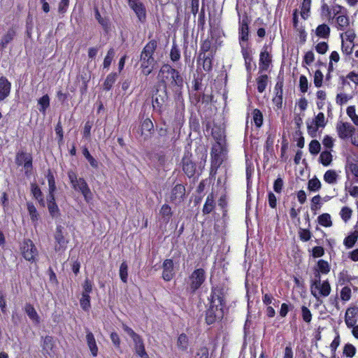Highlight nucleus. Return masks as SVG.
Segmentation results:
<instances>
[{
    "label": "nucleus",
    "instance_id": "39",
    "mask_svg": "<svg viewBox=\"0 0 358 358\" xmlns=\"http://www.w3.org/2000/svg\"><path fill=\"white\" fill-rule=\"evenodd\" d=\"M120 278L124 283L127 282L128 265L125 261L122 262L120 266Z\"/></svg>",
    "mask_w": 358,
    "mask_h": 358
},
{
    "label": "nucleus",
    "instance_id": "25",
    "mask_svg": "<svg viewBox=\"0 0 358 358\" xmlns=\"http://www.w3.org/2000/svg\"><path fill=\"white\" fill-rule=\"evenodd\" d=\"M282 83H278L275 85V96L273 99V104L278 109L281 108L282 106Z\"/></svg>",
    "mask_w": 358,
    "mask_h": 358
},
{
    "label": "nucleus",
    "instance_id": "44",
    "mask_svg": "<svg viewBox=\"0 0 358 358\" xmlns=\"http://www.w3.org/2000/svg\"><path fill=\"white\" fill-rule=\"evenodd\" d=\"M253 122L257 127H260L263 124V115L258 109H255L252 113Z\"/></svg>",
    "mask_w": 358,
    "mask_h": 358
},
{
    "label": "nucleus",
    "instance_id": "9",
    "mask_svg": "<svg viewBox=\"0 0 358 358\" xmlns=\"http://www.w3.org/2000/svg\"><path fill=\"white\" fill-rule=\"evenodd\" d=\"M224 317V308L209 304L205 313V321L208 325L213 324Z\"/></svg>",
    "mask_w": 358,
    "mask_h": 358
},
{
    "label": "nucleus",
    "instance_id": "45",
    "mask_svg": "<svg viewBox=\"0 0 358 358\" xmlns=\"http://www.w3.org/2000/svg\"><path fill=\"white\" fill-rule=\"evenodd\" d=\"M350 280H351V278L348 275L347 271H342L341 272L339 273L338 277V281L339 285H343L348 284V283L350 282Z\"/></svg>",
    "mask_w": 358,
    "mask_h": 358
},
{
    "label": "nucleus",
    "instance_id": "64",
    "mask_svg": "<svg viewBox=\"0 0 358 358\" xmlns=\"http://www.w3.org/2000/svg\"><path fill=\"white\" fill-rule=\"evenodd\" d=\"M208 349L203 346L198 350L194 358H208Z\"/></svg>",
    "mask_w": 358,
    "mask_h": 358
},
{
    "label": "nucleus",
    "instance_id": "28",
    "mask_svg": "<svg viewBox=\"0 0 358 358\" xmlns=\"http://www.w3.org/2000/svg\"><path fill=\"white\" fill-rule=\"evenodd\" d=\"M215 201H214V195L213 193H210L208 195L206 202L203 206V212L205 214H208L213 211L215 208Z\"/></svg>",
    "mask_w": 358,
    "mask_h": 358
},
{
    "label": "nucleus",
    "instance_id": "43",
    "mask_svg": "<svg viewBox=\"0 0 358 358\" xmlns=\"http://www.w3.org/2000/svg\"><path fill=\"white\" fill-rule=\"evenodd\" d=\"M171 214V207L167 204H164L160 210V215L164 218V222H168Z\"/></svg>",
    "mask_w": 358,
    "mask_h": 358
},
{
    "label": "nucleus",
    "instance_id": "41",
    "mask_svg": "<svg viewBox=\"0 0 358 358\" xmlns=\"http://www.w3.org/2000/svg\"><path fill=\"white\" fill-rule=\"evenodd\" d=\"M199 58L203 59V68L206 71H210L212 69V57L200 53Z\"/></svg>",
    "mask_w": 358,
    "mask_h": 358
},
{
    "label": "nucleus",
    "instance_id": "27",
    "mask_svg": "<svg viewBox=\"0 0 358 358\" xmlns=\"http://www.w3.org/2000/svg\"><path fill=\"white\" fill-rule=\"evenodd\" d=\"M24 310L27 315L32 321H34L36 324H38L40 322V317L33 305H31V303H26L24 306Z\"/></svg>",
    "mask_w": 358,
    "mask_h": 358
},
{
    "label": "nucleus",
    "instance_id": "53",
    "mask_svg": "<svg viewBox=\"0 0 358 358\" xmlns=\"http://www.w3.org/2000/svg\"><path fill=\"white\" fill-rule=\"evenodd\" d=\"M321 15L329 20L332 19L331 8L327 3H323L321 6Z\"/></svg>",
    "mask_w": 358,
    "mask_h": 358
},
{
    "label": "nucleus",
    "instance_id": "36",
    "mask_svg": "<svg viewBox=\"0 0 358 358\" xmlns=\"http://www.w3.org/2000/svg\"><path fill=\"white\" fill-rule=\"evenodd\" d=\"M38 103L40 106L39 110L43 115L45 114L46 109L50 106V98L48 94L43 96L38 101Z\"/></svg>",
    "mask_w": 358,
    "mask_h": 358
},
{
    "label": "nucleus",
    "instance_id": "31",
    "mask_svg": "<svg viewBox=\"0 0 358 358\" xmlns=\"http://www.w3.org/2000/svg\"><path fill=\"white\" fill-rule=\"evenodd\" d=\"M315 34L322 38H328L330 36V28L325 24H320L315 29Z\"/></svg>",
    "mask_w": 358,
    "mask_h": 358
},
{
    "label": "nucleus",
    "instance_id": "23",
    "mask_svg": "<svg viewBox=\"0 0 358 358\" xmlns=\"http://www.w3.org/2000/svg\"><path fill=\"white\" fill-rule=\"evenodd\" d=\"M349 18L346 15V12L336 17V27L338 30L345 31L349 27Z\"/></svg>",
    "mask_w": 358,
    "mask_h": 358
},
{
    "label": "nucleus",
    "instance_id": "60",
    "mask_svg": "<svg viewBox=\"0 0 358 358\" xmlns=\"http://www.w3.org/2000/svg\"><path fill=\"white\" fill-rule=\"evenodd\" d=\"M340 215L343 220L346 222L349 220L352 215V210L348 207H343L340 212Z\"/></svg>",
    "mask_w": 358,
    "mask_h": 358
},
{
    "label": "nucleus",
    "instance_id": "13",
    "mask_svg": "<svg viewBox=\"0 0 358 358\" xmlns=\"http://www.w3.org/2000/svg\"><path fill=\"white\" fill-rule=\"evenodd\" d=\"M129 5L140 21L142 22L145 19V9L139 0H129Z\"/></svg>",
    "mask_w": 358,
    "mask_h": 358
},
{
    "label": "nucleus",
    "instance_id": "17",
    "mask_svg": "<svg viewBox=\"0 0 358 358\" xmlns=\"http://www.w3.org/2000/svg\"><path fill=\"white\" fill-rule=\"evenodd\" d=\"M163 94H155L152 96V107L153 109L158 112L159 113H162L163 110V105L166 99V96L165 92H162Z\"/></svg>",
    "mask_w": 358,
    "mask_h": 358
},
{
    "label": "nucleus",
    "instance_id": "37",
    "mask_svg": "<svg viewBox=\"0 0 358 358\" xmlns=\"http://www.w3.org/2000/svg\"><path fill=\"white\" fill-rule=\"evenodd\" d=\"M14 31H8L1 38L0 42V51L3 50L6 45L13 39Z\"/></svg>",
    "mask_w": 358,
    "mask_h": 358
},
{
    "label": "nucleus",
    "instance_id": "12",
    "mask_svg": "<svg viewBox=\"0 0 358 358\" xmlns=\"http://www.w3.org/2000/svg\"><path fill=\"white\" fill-rule=\"evenodd\" d=\"M249 20L247 16L243 17L242 20L239 21V28H238V34H239V41L240 45H242L243 42H245L248 40L249 36V27H248Z\"/></svg>",
    "mask_w": 358,
    "mask_h": 358
},
{
    "label": "nucleus",
    "instance_id": "38",
    "mask_svg": "<svg viewBox=\"0 0 358 358\" xmlns=\"http://www.w3.org/2000/svg\"><path fill=\"white\" fill-rule=\"evenodd\" d=\"M80 305L84 311H89L91 308L90 295L82 293V296L80 299Z\"/></svg>",
    "mask_w": 358,
    "mask_h": 358
},
{
    "label": "nucleus",
    "instance_id": "15",
    "mask_svg": "<svg viewBox=\"0 0 358 358\" xmlns=\"http://www.w3.org/2000/svg\"><path fill=\"white\" fill-rule=\"evenodd\" d=\"M182 169L188 177H192L196 173V166L189 155H185L182 158Z\"/></svg>",
    "mask_w": 358,
    "mask_h": 358
},
{
    "label": "nucleus",
    "instance_id": "63",
    "mask_svg": "<svg viewBox=\"0 0 358 358\" xmlns=\"http://www.w3.org/2000/svg\"><path fill=\"white\" fill-rule=\"evenodd\" d=\"M299 87L301 92L305 93L308 88V81L305 76H301L299 78Z\"/></svg>",
    "mask_w": 358,
    "mask_h": 358
},
{
    "label": "nucleus",
    "instance_id": "29",
    "mask_svg": "<svg viewBox=\"0 0 358 358\" xmlns=\"http://www.w3.org/2000/svg\"><path fill=\"white\" fill-rule=\"evenodd\" d=\"M189 346V338L185 333L180 334L177 339V347L182 351H186Z\"/></svg>",
    "mask_w": 358,
    "mask_h": 358
},
{
    "label": "nucleus",
    "instance_id": "8",
    "mask_svg": "<svg viewBox=\"0 0 358 358\" xmlns=\"http://www.w3.org/2000/svg\"><path fill=\"white\" fill-rule=\"evenodd\" d=\"M336 129L340 138L346 139L351 137L352 143L358 146V137H352L355 131V128L352 124L350 122L340 121L337 122Z\"/></svg>",
    "mask_w": 358,
    "mask_h": 358
},
{
    "label": "nucleus",
    "instance_id": "24",
    "mask_svg": "<svg viewBox=\"0 0 358 358\" xmlns=\"http://www.w3.org/2000/svg\"><path fill=\"white\" fill-rule=\"evenodd\" d=\"M31 192L34 198L38 201L40 206H41L42 207H45L46 203L43 199V193L39 187L36 184H31Z\"/></svg>",
    "mask_w": 358,
    "mask_h": 358
},
{
    "label": "nucleus",
    "instance_id": "35",
    "mask_svg": "<svg viewBox=\"0 0 358 358\" xmlns=\"http://www.w3.org/2000/svg\"><path fill=\"white\" fill-rule=\"evenodd\" d=\"M333 159L332 155L330 151L326 150L321 152L319 160L320 163L324 166H328L331 164Z\"/></svg>",
    "mask_w": 358,
    "mask_h": 358
},
{
    "label": "nucleus",
    "instance_id": "3",
    "mask_svg": "<svg viewBox=\"0 0 358 358\" xmlns=\"http://www.w3.org/2000/svg\"><path fill=\"white\" fill-rule=\"evenodd\" d=\"M67 174L73 189L80 192L86 201H90L92 199V194L85 180L78 178L76 173L72 170L69 171Z\"/></svg>",
    "mask_w": 358,
    "mask_h": 358
},
{
    "label": "nucleus",
    "instance_id": "52",
    "mask_svg": "<svg viewBox=\"0 0 358 358\" xmlns=\"http://www.w3.org/2000/svg\"><path fill=\"white\" fill-rule=\"evenodd\" d=\"M321 187V182L317 178H313L308 182V189L310 191H317Z\"/></svg>",
    "mask_w": 358,
    "mask_h": 358
},
{
    "label": "nucleus",
    "instance_id": "30",
    "mask_svg": "<svg viewBox=\"0 0 358 358\" xmlns=\"http://www.w3.org/2000/svg\"><path fill=\"white\" fill-rule=\"evenodd\" d=\"M330 265L327 261L324 259H319L317 262L316 267L315 270L319 271V273H322V274L327 275L330 272Z\"/></svg>",
    "mask_w": 358,
    "mask_h": 358
},
{
    "label": "nucleus",
    "instance_id": "7",
    "mask_svg": "<svg viewBox=\"0 0 358 358\" xmlns=\"http://www.w3.org/2000/svg\"><path fill=\"white\" fill-rule=\"evenodd\" d=\"M55 240V250L57 252H64L69 242L67 231L62 225H58L54 235Z\"/></svg>",
    "mask_w": 358,
    "mask_h": 358
},
{
    "label": "nucleus",
    "instance_id": "14",
    "mask_svg": "<svg viewBox=\"0 0 358 358\" xmlns=\"http://www.w3.org/2000/svg\"><path fill=\"white\" fill-rule=\"evenodd\" d=\"M358 315V308L351 307L346 310L345 315V322L348 328L354 327L357 323L356 317Z\"/></svg>",
    "mask_w": 358,
    "mask_h": 358
},
{
    "label": "nucleus",
    "instance_id": "26",
    "mask_svg": "<svg viewBox=\"0 0 358 358\" xmlns=\"http://www.w3.org/2000/svg\"><path fill=\"white\" fill-rule=\"evenodd\" d=\"M315 288L319 290V294L321 296L327 297L331 293V285L328 280H324L322 282L315 286Z\"/></svg>",
    "mask_w": 358,
    "mask_h": 358
},
{
    "label": "nucleus",
    "instance_id": "32",
    "mask_svg": "<svg viewBox=\"0 0 358 358\" xmlns=\"http://www.w3.org/2000/svg\"><path fill=\"white\" fill-rule=\"evenodd\" d=\"M338 175L336 171L329 169L327 171L324 175V180L331 185L336 184L337 182Z\"/></svg>",
    "mask_w": 358,
    "mask_h": 358
},
{
    "label": "nucleus",
    "instance_id": "47",
    "mask_svg": "<svg viewBox=\"0 0 358 358\" xmlns=\"http://www.w3.org/2000/svg\"><path fill=\"white\" fill-rule=\"evenodd\" d=\"M31 156L29 154L25 152H18L16 155L15 162L19 166H22L26 162L28 159H30Z\"/></svg>",
    "mask_w": 358,
    "mask_h": 358
},
{
    "label": "nucleus",
    "instance_id": "51",
    "mask_svg": "<svg viewBox=\"0 0 358 358\" xmlns=\"http://www.w3.org/2000/svg\"><path fill=\"white\" fill-rule=\"evenodd\" d=\"M321 274H322V273H319V271L315 270V272H314L315 279H314V280L312 281V283H311V293L316 298L317 297V294L315 292H314L313 289V286L315 287L317 285L322 282H321Z\"/></svg>",
    "mask_w": 358,
    "mask_h": 358
},
{
    "label": "nucleus",
    "instance_id": "56",
    "mask_svg": "<svg viewBox=\"0 0 358 358\" xmlns=\"http://www.w3.org/2000/svg\"><path fill=\"white\" fill-rule=\"evenodd\" d=\"M312 121H313L317 126L322 128L324 127L326 125L325 117L324 113L322 112L319 113L316 115L315 118Z\"/></svg>",
    "mask_w": 358,
    "mask_h": 358
},
{
    "label": "nucleus",
    "instance_id": "10",
    "mask_svg": "<svg viewBox=\"0 0 358 358\" xmlns=\"http://www.w3.org/2000/svg\"><path fill=\"white\" fill-rule=\"evenodd\" d=\"M162 278L166 282L171 281L176 275L174 263L172 259H166L162 264Z\"/></svg>",
    "mask_w": 358,
    "mask_h": 358
},
{
    "label": "nucleus",
    "instance_id": "42",
    "mask_svg": "<svg viewBox=\"0 0 358 358\" xmlns=\"http://www.w3.org/2000/svg\"><path fill=\"white\" fill-rule=\"evenodd\" d=\"M301 309L303 321L308 324L310 323L313 318V315L309 308L306 306H302Z\"/></svg>",
    "mask_w": 358,
    "mask_h": 358
},
{
    "label": "nucleus",
    "instance_id": "61",
    "mask_svg": "<svg viewBox=\"0 0 358 358\" xmlns=\"http://www.w3.org/2000/svg\"><path fill=\"white\" fill-rule=\"evenodd\" d=\"M135 352L136 354L141 357V358H150L149 355L146 352L145 345H139V346H134Z\"/></svg>",
    "mask_w": 358,
    "mask_h": 358
},
{
    "label": "nucleus",
    "instance_id": "58",
    "mask_svg": "<svg viewBox=\"0 0 358 358\" xmlns=\"http://www.w3.org/2000/svg\"><path fill=\"white\" fill-rule=\"evenodd\" d=\"M345 12L346 11L343 6L338 4L334 5L331 8L332 19L336 17L337 15L338 16L340 15L345 13Z\"/></svg>",
    "mask_w": 358,
    "mask_h": 358
},
{
    "label": "nucleus",
    "instance_id": "5",
    "mask_svg": "<svg viewBox=\"0 0 358 358\" xmlns=\"http://www.w3.org/2000/svg\"><path fill=\"white\" fill-rule=\"evenodd\" d=\"M206 280V272L203 268H196L188 278L187 290L194 294Z\"/></svg>",
    "mask_w": 358,
    "mask_h": 358
},
{
    "label": "nucleus",
    "instance_id": "46",
    "mask_svg": "<svg viewBox=\"0 0 358 358\" xmlns=\"http://www.w3.org/2000/svg\"><path fill=\"white\" fill-rule=\"evenodd\" d=\"M341 299L343 301H348L351 299L352 291L348 286L343 287L341 290Z\"/></svg>",
    "mask_w": 358,
    "mask_h": 358
},
{
    "label": "nucleus",
    "instance_id": "49",
    "mask_svg": "<svg viewBox=\"0 0 358 358\" xmlns=\"http://www.w3.org/2000/svg\"><path fill=\"white\" fill-rule=\"evenodd\" d=\"M321 145L317 140H313L309 144V151L312 155H317L320 151Z\"/></svg>",
    "mask_w": 358,
    "mask_h": 358
},
{
    "label": "nucleus",
    "instance_id": "11",
    "mask_svg": "<svg viewBox=\"0 0 358 358\" xmlns=\"http://www.w3.org/2000/svg\"><path fill=\"white\" fill-rule=\"evenodd\" d=\"M185 187L182 185H176L171 190L170 200L175 204L181 203L185 197Z\"/></svg>",
    "mask_w": 358,
    "mask_h": 358
},
{
    "label": "nucleus",
    "instance_id": "2",
    "mask_svg": "<svg viewBox=\"0 0 358 358\" xmlns=\"http://www.w3.org/2000/svg\"><path fill=\"white\" fill-rule=\"evenodd\" d=\"M158 79L164 84L170 83L172 86L180 87L183 84V79L179 72L169 64L162 66L158 73Z\"/></svg>",
    "mask_w": 358,
    "mask_h": 358
},
{
    "label": "nucleus",
    "instance_id": "18",
    "mask_svg": "<svg viewBox=\"0 0 358 358\" xmlns=\"http://www.w3.org/2000/svg\"><path fill=\"white\" fill-rule=\"evenodd\" d=\"M86 334V341L87 346L91 352V354L93 357H96L98 355V346L96 345V342L94 338V334L90 331L87 330Z\"/></svg>",
    "mask_w": 358,
    "mask_h": 358
},
{
    "label": "nucleus",
    "instance_id": "54",
    "mask_svg": "<svg viewBox=\"0 0 358 358\" xmlns=\"http://www.w3.org/2000/svg\"><path fill=\"white\" fill-rule=\"evenodd\" d=\"M27 210L31 217V221L35 222L38 220V213L36 207L31 203H27Z\"/></svg>",
    "mask_w": 358,
    "mask_h": 358
},
{
    "label": "nucleus",
    "instance_id": "34",
    "mask_svg": "<svg viewBox=\"0 0 358 358\" xmlns=\"http://www.w3.org/2000/svg\"><path fill=\"white\" fill-rule=\"evenodd\" d=\"M311 1V0H303L301 3V15L304 20H306L310 15Z\"/></svg>",
    "mask_w": 358,
    "mask_h": 358
},
{
    "label": "nucleus",
    "instance_id": "6",
    "mask_svg": "<svg viewBox=\"0 0 358 358\" xmlns=\"http://www.w3.org/2000/svg\"><path fill=\"white\" fill-rule=\"evenodd\" d=\"M20 253L22 256L28 262H36L38 255V250L30 239H24L20 245Z\"/></svg>",
    "mask_w": 358,
    "mask_h": 358
},
{
    "label": "nucleus",
    "instance_id": "22",
    "mask_svg": "<svg viewBox=\"0 0 358 358\" xmlns=\"http://www.w3.org/2000/svg\"><path fill=\"white\" fill-rule=\"evenodd\" d=\"M122 328L124 331L132 338L134 346H141L144 345L142 337L136 334L131 327L126 324H123Z\"/></svg>",
    "mask_w": 358,
    "mask_h": 358
},
{
    "label": "nucleus",
    "instance_id": "40",
    "mask_svg": "<svg viewBox=\"0 0 358 358\" xmlns=\"http://www.w3.org/2000/svg\"><path fill=\"white\" fill-rule=\"evenodd\" d=\"M257 90L259 93H262L264 92L267 83H268V76L266 75H262L257 79Z\"/></svg>",
    "mask_w": 358,
    "mask_h": 358
},
{
    "label": "nucleus",
    "instance_id": "50",
    "mask_svg": "<svg viewBox=\"0 0 358 358\" xmlns=\"http://www.w3.org/2000/svg\"><path fill=\"white\" fill-rule=\"evenodd\" d=\"M293 308V306L290 303H282L280 306L279 315L281 317H285L290 310Z\"/></svg>",
    "mask_w": 358,
    "mask_h": 358
},
{
    "label": "nucleus",
    "instance_id": "48",
    "mask_svg": "<svg viewBox=\"0 0 358 358\" xmlns=\"http://www.w3.org/2000/svg\"><path fill=\"white\" fill-rule=\"evenodd\" d=\"M48 182V192L55 193L56 191V185L53 174L49 171L47 175Z\"/></svg>",
    "mask_w": 358,
    "mask_h": 358
},
{
    "label": "nucleus",
    "instance_id": "33",
    "mask_svg": "<svg viewBox=\"0 0 358 358\" xmlns=\"http://www.w3.org/2000/svg\"><path fill=\"white\" fill-rule=\"evenodd\" d=\"M357 352V349L351 343H346L343 349V357L346 358H352Z\"/></svg>",
    "mask_w": 358,
    "mask_h": 358
},
{
    "label": "nucleus",
    "instance_id": "21",
    "mask_svg": "<svg viewBox=\"0 0 358 358\" xmlns=\"http://www.w3.org/2000/svg\"><path fill=\"white\" fill-rule=\"evenodd\" d=\"M271 62V57L267 48H264L259 55V68L262 70H266Z\"/></svg>",
    "mask_w": 358,
    "mask_h": 358
},
{
    "label": "nucleus",
    "instance_id": "57",
    "mask_svg": "<svg viewBox=\"0 0 358 358\" xmlns=\"http://www.w3.org/2000/svg\"><path fill=\"white\" fill-rule=\"evenodd\" d=\"M323 73L320 70H317L314 75V84L315 87H320L322 85Z\"/></svg>",
    "mask_w": 358,
    "mask_h": 358
},
{
    "label": "nucleus",
    "instance_id": "4",
    "mask_svg": "<svg viewBox=\"0 0 358 358\" xmlns=\"http://www.w3.org/2000/svg\"><path fill=\"white\" fill-rule=\"evenodd\" d=\"M227 289L224 284L213 285L211 287L210 296L208 297V304L224 308L227 305Z\"/></svg>",
    "mask_w": 358,
    "mask_h": 358
},
{
    "label": "nucleus",
    "instance_id": "16",
    "mask_svg": "<svg viewBox=\"0 0 358 358\" xmlns=\"http://www.w3.org/2000/svg\"><path fill=\"white\" fill-rule=\"evenodd\" d=\"M41 348L45 354L51 355V353L54 352V348H55L54 338L52 336H45L43 338Z\"/></svg>",
    "mask_w": 358,
    "mask_h": 358
},
{
    "label": "nucleus",
    "instance_id": "59",
    "mask_svg": "<svg viewBox=\"0 0 358 358\" xmlns=\"http://www.w3.org/2000/svg\"><path fill=\"white\" fill-rule=\"evenodd\" d=\"M307 128L308 134L314 137L317 134V131L318 129L320 128L319 126H317L313 121H311L310 123L307 122Z\"/></svg>",
    "mask_w": 358,
    "mask_h": 358
},
{
    "label": "nucleus",
    "instance_id": "19",
    "mask_svg": "<svg viewBox=\"0 0 358 358\" xmlns=\"http://www.w3.org/2000/svg\"><path fill=\"white\" fill-rule=\"evenodd\" d=\"M11 84L4 78H0V101L5 99L10 94Z\"/></svg>",
    "mask_w": 358,
    "mask_h": 358
},
{
    "label": "nucleus",
    "instance_id": "55",
    "mask_svg": "<svg viewBox=\"0 0 358 358\" xmlns=\"http://www.w3.org/2000/svg\"><path fill=\"white\" fill-rule=\"evenodd\" d=\"M115 55V50L113 48H110L104 59L103 61V67L108 68L112 62V60Z\"/></svg>",
    "mask_w": 358,
    "mask_h": 358
},
{
    "label": "nucleus",
    "instance_id": "20",
    "mask_svg": "<svg viewBox=\"0 0 358 358\" xmlns=\"http://www.w3.org/2000/svg\"><path fill=\"white\" fill-rule=\"evenodd\" d=\"M153 129L154 125L152 122L149 118H146L142 122L141 127V135L144 138V139H147L150 136Z\"/></svg>",
    "mask_w": 358,
    "mask_h": 358
},
{
    "label": "nucleus",
    "instance_id": "1",
    "mask_svg": "<svg viewBox=\"0 0 358 358\" xmlns=\"http://www.w3.org/2000/svg\"><path fill=\"white\" fill-rule=\"evenodd\" d=\"M157 47V41L152 40L146 44L141 52L140 57V65L141 72L145 76L150 75L156 64L157 62L155 59L153 55L156 50Z\"/></svg>",
    "mask_w": 358,
    "mask_h": 358
},
{
    "label": "nucleus",
    "instance_id": "62",
    "mask_svg": "<svg viewBox=\"0 0 358 358\" xmlns=\"http://www.w3.org/2000/svg\"><path fill=\"white\" fill-rule=\"evenodd\" d=\"M83 290L82 293L83 294H90V293L92 292V282L90 279L86 278L84 280L83 284Z\"/></svg>",
    "mask_w": 358,
    "mask_h": 358
}]
</instances>
